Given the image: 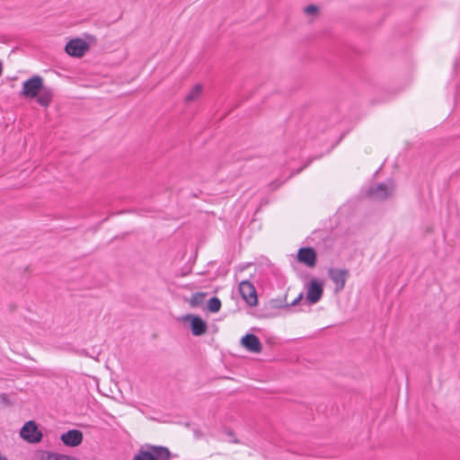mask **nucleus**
I'll list each match as a JSON object with an SVG mask.
<instances>
[{"mask_svg":"<svg viewBox=\"0 0 460 460\" xmlns=\"http://www.w3.org/2000/svg\"><path fill=\"white\" fill-rule=\"evenodd\" d=\"M146 450L141 448L132 460H167L171 457V452L166 447L146 445Z\"/></svg>","mask_w":460,"mask_h":460,"instance_id":"obj_1","label":"nucleus"},{"mask_svg":"<svg viewBox=\"0 0 460 460\" xmlns=\"http://www.w3.org/2000/svg\"><path fill=\"white\" fill-rule=\"evenodd\" d=\"M21 438L31 444H37L42 440L43 434L39 429L34 420H29L24 423L20 430Z\"/></svg>","mask_w":460,"mask_h":460,"instance_id":"obj_2","label":"nucleus"},{"mask_svg":"<svg viewBox=\"0 0 460 460\" xmlns=\"http://www.w3.org/2000/svg\"><path fill=\"white\" fill-rule=\"evenodd\" d=\"M43 78L40 75H33L22 84L21 94L26 98H36L43 90Z\"/></svg>","mask_w":460,"mask_h":460,"instance_id":"obj_3","label":"nucleus"},{"mask_svg":"<svg viewBox=\"0 0 460 460\" xmlns=\"http://www.w3.org/2000/svg\"><path fill=\"white\" fill-rule=\"evenodd\" d=\"M327 274L329 279L335 285L334 291L337 294L344 289L346 281L350 276L349 270L348 269L338 268H330L327 271Z\"/></svg>","mask_w":460,"mask_h":460,"instance_id":"obj_4","label":"nucleus"},{"mask_svg":"<svg viewBox=\"0 0 460 460\" xmlns=\"http://www.w3.org/2000/svg\"><path fill=\"white\" fill-rule=\"evenodd\" d=\"M323 295V283L314 278L310 280L307 286V292L305 299L309 305H314L318 303Z\"/></svg>","mask_w":460,"mask_h":460,"instance_id":"obj_5","label":"nucleus"},{"mask_svg":"<svg viewBox=\"0 0 460 460\" xmlns=\"http://www.w3.org/2000/svg\"><path fill=\"white\" fill-rule=\"evenodd\" d=\"M184 322H189L192 335L201 336L208 331V324L200 316L188 314L182 317Z\"/></svg>","mask_w":460,"mask_h":460,"instance_id":"obj_6","label":"nucleus"},{"mask_svg":"<svg viewBox=\"0 0 460 460\" xmlns=\"http://www.w3.org/2000/svg\"><path fill=\"white\" fill-rule=\"evenodd\" d=\"M239 292L242 298L250 306H254L258 303V296L255 287L249 280H243L239 284Z\"/></svg>","mask_w":460,"mask_h":460,"instance_id":"obj_7","label":"nucleus"},{"mask_svg":"<svg viewBox=\"0 0 460 460\" xmlns=\"http://www.w3.org/2000/svg\"><path fill=\"white\" fill-rule=\"evenodd\" d=\"M394 188L385 182L378 183L377 185L368 188L367 195L374 200H385L392 196Z\"/></svg>","mask_w":460,"mask_h":460,"instance_id":"obj_8","label":"nucleus"},{"mask_svg":"<svg viewBox=\"0 0 460 460\" xmlns=\"http://www.w3.org/2000/svg\"><path fill=\"white\" fill-rule=\"evenodd\" d=\"M65 51L73 58H82L86 53V40L80 38L70 40L65 46Z\"/></svg>","mask_w":460,"mask_h":460,"instance_id":"obj_9","label":"nucleus"},{"mask_svg":"<svg viewBox=\"0 0 460 460\" xmlns=\"http://www.w3.org/2000/svg\"><path fill=\"white\" fill-rule=\"evenodd\" d=\"M296 260L308 268H314L317 262V253L312 247H301L297 251Z\"/></svg>","mask_w":460,"mask_h":460,"instance_id":"obj_10","label":"nucleus"},{"mask_svg":"<svg viewBox=\"0 0 460 460\" xmlns=\"http://www.w3.org/2000/svg\"><path fill=\"white\" fill-rule=\"evenodd\" d=\"M242 346L250 352L259 353L262 350L260 339L252 333H247L241 339Z\"/></svg>","mask_w":460,"mask_h":460,"instance_id":"obj_11","label":"nucleus"},{"mask_svg":"<svg viewBox=\"0 0 460 460\" xmlns=\"http://www.w3.org/2000/svg\"><path fill=\"white\" fill-rule=\"evenodd\" d=\"M60 439L65 446L75 447L82 443L83 433L78 429H70L62 434Z\"/></svg>","mask_w":460,"mask_h":460,"instance_id":"obj_12","label":"nucleus"},{"mask_svg":"<svg viewBox=\"0 0 460 460\" xmlns=\"http://www.w3.org/2000/svg\"><path fill=\"white\" fill-rule=\"evenodd\" d=\"M52 97H53L52 90L50 88L45 87L43 85V90H41L40 92L39 95L36 98H37V102L40 106L48 107L52 101Z\"/></svg>","mask_w":460,"mask_h":460,"instance_id":"obj_13","label":"nucleus"},{"mask_svg":"<svg viewBox=\"0 0 460 460\" xmlns=\"http://www.w3.org/2000/svg\"><path fill=\"white\" fill-rule=\"evenodd\" d=\"M270 306L272 309H284L288 308V302H287V294L283 295L282 296H279L276 298H271L269 301Z\"/></svg>","mask_w":460,"mask_h":460,"instance_id":"obj_14","label":"nucleus"},{"mask_svg":"<svg viewBox=\"0 0 460 460\" xmlns=\"http://www.w3.org/2000/svg\"><path fill=\"white\" fill-rule=\"evenodd\" d=\"M202 93V85L200 84H197L194 85L191 90L189 92V93L185 97L186 102H190L193 101H196Z\"/></svg>","mask_w":460,"mask_h":460,"instance_id":"obj_15","label":"nucleus"},{"mask_svg":"<svg viewBox=\"0 0 460 460\" xmlns=\"http://www.w3.org/2000/svg\"><path fill=\"white\" fill-rule=\"evenodd\" d=\"M206 292H197L191 296L190 299V305L191 307H198L204 303V298L206 297Z\"/></svg>","mask_w":460,"mask_h":460,"instance_id":"obj_16","label":"nucleus"},{"mask_svg":"<svg viewBox=\"0 0 460 460\" xmlns=\"http://www.w3.org/2000/svg\"><path fill=\"white\" fill-rule=\"evenodd\" d=\"M221 301L218 297L217 296H213L211 297L208 301V304H207V307H208V310L210 312V313H217L219 312L220 308H221Z\"/></svg>","mask_w":460,"mask_h":460,"instance_id":"obj_17","label":"nucleus"},{"mask_svg":"<svg viewBox=\"0 0 460 460\" xmlns=\"http://www.w3.org/2000/svg\"><path fill=\"white\" fill-rule=\"evenodd\" d=\"M46 460H70V456L59 453L49 452L48 453Z\"/></svg>","mask_w":460,"mask_h":460,"instance_id":"obj_18","label":"nucleus"},{"mask_svg":"<svg viewBox=\"0 0 460 460\" xmlns=\"http://www.w3.org/2000/svg\"><path fill=\"white\" fill-rule=\"evenodd\" d=\"M318 11V7L314 4H309L304 9V12L307 14H315Z\"/></svg>","mask_w":460,"mask_h":460,"instance_id":"obj_19","label":"nucleus"},{"mask_svg":"<svg viewBox=\"0 0 460 460\" xmlns=\"http://www.w3.org/2000/svg\"><path fill=\"white\" fill-rule=\"evenodd\" d=\"M303 296H304L303 293H300L298 295V296L296 298H295L291 303H288V308L287 309L298 305V303L303 299Z\"/></svg>","mask_w":460,"mask_h":460,"instance_id":"obj_20","label":"nucleus"},{"mask_svg":"<svg viewBox=\"0 0 460 460\" xmlns=\"http://www.w3.org/2000/svg\"><path fill=\"white\" fill-rule=\"evenodd\" d=\"M0 402H2L4 405H11L12 404V402H11V401L9 399L8 394H0Z\"/></svg>","mask_w":460,"mask_h":460,"instance_id":"obj_21","label":"nucleus"},{"mask_svg":"<svg viewBox=\"0 0 460 460\" xmlns=\"http://www.w3.org/2000/svg\"><path fill=\"white\" fill-rule=\"evenodd\" d=\"M96 38L88 34V51L90 49L96 44Z\"/></svg>","mask_w":460,"mask_h":460,"instance_id":"obj_22","label":"nucleus"},{"mask_svg":"<svg viewBox=\"0 0 460 460\" xmlns=\"http://www.w3.org/2000/svg\"><path fill=\"white\" fill-rule=\"evenodd\" d=\"M70 460H79V459L70 456Z\"/></svg>","mask_w":460,"mask_h":460,"instance_id":"obj_23","label":"nucleus"}]
</instances>
